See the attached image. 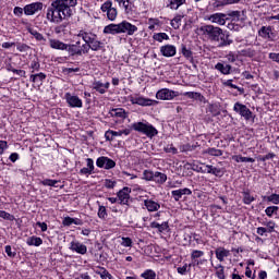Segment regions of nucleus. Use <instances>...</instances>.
<instances>
[{
    "label": "nucleus",
    "instance_id": "39",
    "mask_svg": "<svg viewBox=\"0 0 279 279\" xmlns=\"http://www.w3.org/2000/svg\"><path fill=\"white\" fill-rule=\"evenodd\" d=\"M205 154H208L209 156H216L217 158H219V156H223V150L217 148H208L205 150Z\"/></svg>",
    "mask_w": 279,
    "mask_h": 279
},
{
    "label": "nucleus",
    "instance_id": "52",
    "mask_svg": "<svg viewBox=\"0 0 279 279\" xmlns=\"http://www.w3.org/2000/svg\"><path fill=\"white\" fill-rule=\"evenodd\" d=\"M68 24H61L54 28L56 34H66Z\"/></svg>",
    "mask_w": 279,
    "mask_h": 279
},
{
    "label": "nucleus",
    "instance_id": "6",
    "mask_svg": "<svg viewBox=\"0 0 279 279\" xmlns=\"http://www.w3.org/2000/svg\"><path fill=\"white\" fill-rule=\"evenodd\" d=\"M233 110H234V112L240 114V117H243V119H245V121H250V119H252V110H250V108H247V106H245L241 102H235L233 106Z\"/></svg>",
    "mask_w": 279,
    "mask_h": 279
},
{
    "label": "nucleus",
    "instance_id": "41",
    "mask_svg": "<svg viewBox=\"0 0 279 279\" xmlns=\"http://www.w3.org/2000/svg\"><path fill=\"white\" fill-rule=\"evenodd\" d=\"M154 40H156L157 43H162V40H169V35H167V33H156L153 36Z\"/></svg>",
    "mask_w": 279,
    "mask_h": 279
},
{
    "label": "nucleus",
    "instance_id": "22",
    "mask_svg": "<svg viewBox=\"0 0 279 279\" xmlns=\"http://www.w3.org/2000/svg\"><path fill=\"white\" fill-rule=\"evenodd\" d=\"M29 80L34 84H38L39 86H41L43 82H45V80H47V74H45L43 72L41 73H37V74H32Z\"/></svg>",
    "mask_w": 279,
    "mask_h": 279
},
{
    "label": "nucleus",
    "instance_id": "18",
    "mask_svg": "<svg viewBox=\"0 0 279 279\" xmlns=\"http://www.w3.org/2000/svg\"><path fill=\"white\" fill-rule=\"evenodd\" d=\"M192 194H193V192L189 187L179 189V190H174L171 192V195H172L174 202H180V199H182L183 195H192Z\"/></svg>",
    "mask_w": 279,
    "mask_h": 279
},
{
    "label": "nucleus",
    "instance_id": "23",
    "mask_svg": "<svg viewBox=\"0 0 279 279\" xmlns=\"http://www.w3.org/2000/svg\"><path fill=\"white\" fill-rule=\"evenodd\" d=\"M215 70L222 73V75H230V71H232V65L223 64V63H217L215 65Z\"/></svg>",
    "mask_w": 279,
    "mask_h": 279
},
{
    "label": "nucleus",
    "instance_id": "11",
    "mask_svg": "<svg viewBox=\"0 0 279 279\" xmlns=\"http://www.w3.org/2000/svg\"><path fill=\"white\" fill-rule=\"evenodd\" d=\"M178 97V92H173L169 88H163L157 92L156 98L161 100H171Z\"/></svg>",
    "mask_w": 279,
    "mask_h": 279
},
{
    "label": "nucleus",
    "instance_id": "15",
    "mask_svg": "<svg viewBox=\"0 0 279 279\" xmlns=\"http://www.w3.org/2000/svg\"><path fill=\"white\" fill-rule=\"evenodd\" d=\"M70 250L71 252H76V254H81L82 256L88 252V247L80 241H72L70 243Z\"/></svg>",
    "mask_w": 279,
    "mask_h": 279
},
{
    "label": "nucleus",
    "instance_id": "1",
    "mask_svg": "<svg viewBox=\"0 0 279 279\" xmlns=\"http://www.w3.org/2000/svg\"><path fill=\"white\" fill-rule=\"evenodd\" d=\"M77 5V0H53L47 9L46 19L50 23H62L65 19H71L73 9Z\"/></svg>",
    "mask_w": 279,
    "mask_h": 279
},
{
    "label": "nucleus",
    "instance_id": "21",
    "mask_svg": "<svg viewBox=\"0 0 279 279\" xmlns=\"http://www.w3.org/2000/svg\"><path fill=\"white\" fill-rule=\"evenodd\" d=\"M144 206L146 207L148 213H157V210H160V204L156 201L145 199Z\"/></svg>",
    "mask_w": 279,
    "mask_h": 279
},
{
    "label": "nucleus",
    "instance_id": "42",
    "mask_svg": "<svg viewBox=\"0 0 279 279\" xmlns=\"http://www.w3.org/2000/svg\"><path fill=\"white\" fill-rule=\"evenodd\" d=\"M118 14L117 8L111 7V10L107 11V19L109 21H117Z\"/></svg>",
    "mask_w": 279,
    "mask_h": 279
},
{
    "label": "nucleus",
    "instance_id": "60",
    "mask_svg": "<svg viewBox=\"0 0 279 279\" xmlns=\"http://www.w3.org/2000/svg\"><path fill=\"white\" fill-rule=\"evenodd\" d=\"M121 245H123V247H132V239L122 238Z\"/></svg>",
    "mask_w": 279,
    "mask_h": 279
},
{
    "label": "nucleus",
    "instance_id": "5",
    "mask_svg": "<svg viewBox=\"0 0 279 279\" xmlns=\"http://www.w3.org/2000/svg\"><path fill=\"white\" fill-rule=\"evenodd\" d=\"M65 51H68L70 58L86 56V49L84 48V44L77 40L75 44H68Z\"/></svg>",
    "mask_w": 279,
    "mask_h": 279
},
{
    "label": "nucleus",
    "instance_id": "57",
    "mask_svg": "<svg viewBox=\"0 0 279 279\" xmlns=\"http://www.w3.org/2000/svg\"><path fill=\"white\" fill-rule=\"evenodd\" d=\"M105 186H106V189H113L114 186H117V181L106 179L105 180Z\"/></svg>",
    "mask_w": 279,
    "mask_h": 279
},
{
    "label": "nucleus",
    "instance_id": "50",
    "mask_svg": "<svg viewBox=\"0 0 279 279\" xmlns=\"http://www.w3.org/2000/svg\"><path fill=\"white\" fill-rule=\"evenodd\" d=\"M98 217L99 219H106L108 217V213L106 211V206H99Z\"/></svg>",
    "mask_w": 279,
    "mask_h": 279
},
{
    "label": "nucleus",
    "instance_id": "56",
    "mask_svg": "<svg viewBox=\"0 0 279 279\" xmlns=\"http://www.w3.org/2000/svg\"><path fill=\"white\" fill-rule=\"evenodd\" d=\"M211 175H216V178H221L223 175V171H221V169L215 168L213 166V168H211Z\"/></svg>",
    "mask_w": 279,
    "mask_h": 279
},
{
    "label": "nucleus",
    "instance_id": "16",
    "mask_svg": "<svg viewBox=\"0 0 279 279\" xmlns=\"http://www.w3.org/2000/svg\"><path fill=\"white\" fill-rule=\"evenodd\" d=\"M130 193H132V190L130 187H123L118 192V202L122 205H128L130 202Z\"/></svg>",
    "mask_w": 279,
    "mask_h": 279
},
{
    "label": "nucleus",
    "instance_id": "30",
    "mask_svg": "<svg viewBox=\"0 0 279 279\" xmlns=\"http://www.w3.org/2000/svg\"><path fill=\"white\" fill-rule=\"evenodd\" d=\"M232 160H234L235 162H256V160L252 157H243L241 155H233Z\"/></svg>",
    "mask_w": 279,
    "mask_h": 279
},
{
    "label": "nucleus",
    "instance_id": "49",
    "mask_svg": "<svg viewBox=\"0 0 279 279\" xmlns=\"http://www.w3.org/2000/svg\"><path fill=\"white\" fill-rule=\"evenodd\" d=\"M178 274L181 276H185L186 272L191 271V267H189V264H184L182 267L177 268Z\"/></svg>",
    "mask_w": 279,
    "mask_h": 279
},
{
    "label": "nucleus",
    "instance_id": "27",
    "mask_svg": "<svg viewBox=\"0 0 279 279\" xmlns=\"http://www.w3.org/2000/svg\"><path fill=\"white\" fill-rule=\"evenodd\" d=\"M228 256H230V251L226 248L216 250V258L220 260V263H223V259L228 258Z\"/></svg>",
    "mask_w": 279,
    "mask_h": 279
},
{
    "label": "nucleus",
    "instance_id": "58",
    "mask_svg": "<svg viewBox=\"0 0 279 279\" xmlns=\"http://www.w3.org/2000/svg\"><path fill=\"white\" fill-rule=\"evenodd\" d=\"M206 263V259H196L189 264V267H201V265H204Z\"/></svg>",
    "mask_w": 279,
    "mask_h": 279
},
{
    "label": "nucleus",
    "instance_id": "34",
    "mask_svg": "<svg viewBox=\"0 0 279 279\" xmlns=\"http://www.w3.org/2000/svg\"><path fill=\"white\" fill-rule=\"evenodd\" d=\"M242 195H243V203L246 204V206H250V204H252V202L256 201V198L254 196H252L250 191H244L242 193Z\"/></svg>",
    "mask_w": 279,
    "mask_h": 279
},
{
    "label": "nucleus",
    "instance_id": "45",
    "mask_svg": "<svg viewBox=\"0 0 279 279\" xmlns=\"http://www.w3.org/2000/svg\"><path fill=\"white\" fill-rule=\"evenodd\" d=\"M183 97H187L189 99H202V94L197 92H185Z\"/></svg>",
    "mask_w": 279,
    "mask_h": 279
},
{
    "label": "nucleus",
    "instance_id": "19",
    "mask_svg": "<svg viewBox=\"0 0 279 279\" xmlns=\"http://www.w3.org/2000/svg\"><path fill=\"white\" fill-rule=\"evenodd\" d=\"M104 34H111L112 36L121 34V23L119 24H109L105 26Z\"/></svg>",
    "mask_w": 279,
    "mask_h": 279
},
{
    "label": "nucleus",
    "instance_id": "35",
    "mask_svg": "<svg viewBox=\"0 0 279 279\" xmlns=\"http://www.w3.org/2000/svg\"><path fill=\"white\" fill-rule=\"evenodd\" d=\"M96 274L100 276L101 279H114L112 275L106 268H99Z\"/></svg>",
    "mask_w": 279,
    "mask_h": 279
},
{
    "label": "nucleus",
    "instance_id": "4",
    "mask_svg": "<svg viewBox=\"0 0 279 279\" xmlns=\"http://www.w3.org/2000/svg\"><path fill=\"white\" fill-rule=\"evenodd\" d=\"M132 130L135 132H140L141 134H145L148 138H154L158 134V130L154 128L149 122H134L131 125Z\"/></svg>",
    "mask_w": 279,
    "mask_h": 279
},
{
    "label": "nucleus",
    "instance_id": "33",
    "mask_svg": "<svg viewBox=\"0 0 279 279\" xmlns=\"http://www.w3.org/2000/svg\"><path fill=\"white\" fill-rule=\"evenodd\" d=\"M184 3H186V0H169L168 8H170V10H178L180 5H184Z\"/></svg>",
    "mask_w": 279,
    "mask_h": 279
},
{
    "label": "nucleus",
    "instance_id": "55",
    "mask_svg": "<svg viewBox=\"0 0 279 279\" xmlns=\"http://www.w3.org/2000/svg\"><path fill=\"white\" fill-rule=\"evenodd\" d=\"M268 202H271V204H279V194H271L267 197Z\"/></svg>",
    "mask_w": 279,
    "mask_h": 279
},
{
    "label": "nucleus",
    "instance_id": "37",
    "mask_svg": "<svg viewBox=\"0 0 279 279\" xmlns=\"http://www.w3.org/2000/svg\"><path fill=\"white\" fill-rule=\"evenodd\" d=\"M170 25L173 29H180V25H182V15L174 16Z\"/></svg>",
    "mask_w": 279,
    "mask_h": 279
},
{
    "label": "nucleus",
    "instance_id": "7",
    "mask_svg": "<svg viewBox=\"0 0 279 279\" xmlns=\"http://www.w3.org/2000/svg\"><path fill=\"white\" fill-rule=\"evenodd\" d=\"M129 101L132 102L133 105L143 106V107L154 106V104H156V100H151L149 98H145V97L138 96V95L129 96Z\"/></svg>",
    "mask_w": 279,
    "mask_h": 279
},
{
    "label": "nucleus",
    "instance_id": "36",
    "mask_svg": "<svg viewBox=\"0 0 279 279\" xmlns=\"http://www.w3.org/2000/svg\"><path fill=\"white\" fill-rule=\"evenodd\" d=\"M119 3L120 8H124L125 12L132 10V2L130 0H116Z\"/></svg>",
    "mask_w": 279,
    "mask_h": 279
},
{
    "label": "nucleus",
    "instance_id": "3",
    "mask_svg": "<svg viewBox=\"0 0 279 279\" xmlns=\"http://www.w3.org/2000/svg\"><path fill=\"white\" fill-rule=\"evenodd\" d=\"M77 38H82L84 40L83 49H85V53L87 54L92 51H101L104 49V43L97 39V35L92 32L80 31L76 35Z\"/></svg>",
    "mask_w": 279,
    "mask_h": 279
},
{
    "label": "nucleus",
    "instance_id": "25",
    "mask_svg": "<svg viewBox=\"0 0 279 279\" xmlns=\"http://www.w3.org/2000/svg\"><path fill=\"white\" fill-rule=\"evenodd\" d=\"M258 34L262 38H271L274 35L271 26H262Z\"/></svg>",
    "mask_w": 279,
    "mask_h": 279
},
{
    "label": "nucleus",
    "instance_id": "24",
    "mask_svg": "<svg viewBox=\"0 0 279 279\" xmlns=\"http://www.w3.org/2000/svg\"><path fill=\"white\" fill-rule=\"evenodd\" d=\"M28 32L32 36H34L35 40H37L38 43H41L43 45L47 43V39L45 38V36H43V34H40L38 31L34 28H28Z\"/></svg>",
    "mask_w": 279,
    "mask_h": 279
},
{
    "label": "nucleus",
    "instance_id": "48",
    "mask_svg": "<svg viewBox=\"0 0 279 279\" xmlns=\"http://www.w3.org/2000/svg\"><path fill=\"white\" fill-rule=\"evenodd\" d=\"M0 217L7 221H14V216H12L10 213H7L5 210H0Z\"/></svg>",
    "mask_w": 279,
    "mask_h": 279
},
{
    "label": "nucleus",
    "instance_id": "44",
    "mask_svg": "<svg viewBox=\"0 0 279 279\" xmlns=\"http://www.w3.org/2000/svg\"><path fill=\"white\" fill-rule=\"evenodd\" d=\"M202 256H204V251L193 250L191 253L192 263L197 260L198 258H202Z\"/></svg>",
    "mask_w": 279,
    "mask_h": 279
},
{
    "label": "nucleus",
    "instance_id": "63",
    "mask_svg": "<svg viewBox=\"0 0 279 279\" xmlns=\"http://www.w3.org/2000/svg\"><path fill=\"white\" fill-rule=\"evenodd\" d=\"M23 11L25 12V9L21 7H15L13 13L15 14V16H23Z\"/></svg>",
    "mask_w": 279,
    "mask_h": 279
},
{
    "label": "nucleus",
    "instance_id": "32",
    "mask_svg": "<svg viewBox=\"0 0 279 279\" xmlns=\"http://www.w3.org/2000/svg\"><path fill=\"white\" fill-rule=\"evenodd\" d=\"M150 228L157 229L158 232H165V230H167L169 228V223L168 222L158 223V222L154 221L150 223Z\"/></svg>",
    "mask_w": 279,
    "mask_h": 279
},
{
    "label": "nucleus",
    "instance_id": "29",
    "mask_svg": "<svg viewBox=\"0 0 279 279\" xmlns=\"http://www.w3.org/2000/svg\"><path fill=\"white\" fill-rule=\"evenodd\" d=\"M27 245H34L35 247H40V244L43 243V239L38 236H31L26 240Z\"/></svg>",
    "mask_w": 279,
    "mask_h": 279
},
{
    "label": "nucleus",
    "instance_id": "38",
    "mask_svg": "<svg viewBox=\"0 0 279 279\" xmlns=\"http://www.w3.org/2000/svg\"><path fill=\"white\" fill-rule=\"evenodd\" d=\"M155 172L151 170H144L142 180H146V182H154Z\"/></svg>",
    "mask_w": 279,
    "mask_h": 279
},
{
    "label": "nucleus",
    "instance_id": "62",
    "mask_svg": "<svg viewBox=\"0 0 279 279\" xmlns=\"http://www.w3.org/2000/svg\"><path fill=\"white\" fill-rule=\"evenodd\" d=\"M166 154H178V148L173 145H169L165 148Z\"/></svg>",
    "mask_w": 279,
    "mask_h": 279
},
{
    "label": "nucleus",
    "instance_id": "54",
    "mask_svg": "<svg viewBox=\"0 0 279 279\" xmlns=\"http://www.w3.org/2000/svg\"><path fill=\"white\" fill-rule=\"evenodd\" d=\"M192 170L193 171H196V173H206V170H205V166H199V165H193L192 166Z\"/></svg>",
    "mask_w": 279,
    "mask_h": 279
},
{
    "label": "nucleus",
    "instance_id": "2",
    "mask_svg": "<svg viewBox=\"0 0 279 279\" xmlns=\"http://www.w3.org/2000/svg\"><path fill=\"white\" fill-rule=\"evenodd\" d=\"M198 33L210 43H219L218 47H230L232 45L230 35L223 34V29L219 26L206 24L198 27Z\"/></svg>",
    "mask_w": 279,
    "mask_h": 279
},
{
    "label": "nucleus",
    "instance_id": "46",
    "mask_svg": "<svg viewBox=\"0 0 279 279\" xmlns=\"http://www.w3.org/2000/svg\"><path fill=\"white\" fill-rule=\"evenodd\" d=\"M60 181L58 180H51V179H45L40 182V184H43V186H54V187H58V183Z\"/></svg>",
    "mask_w": 279,
    "mask_h": 279
},
{
    "label": "nucleus",
    "instance_id": "13",
    "mask_svg": "<svg viewBox=\"0 0 279 279\" xmlns=\"http://www.w3.org/2000/svg\"><path fill=\"white\" fill-rule=\"evenodd\" d=\"M207 21L216 25H226V21H228V15H226L225 13H214L207 16Z\"/></svg>",
    "mask_w": 279,
    "mask_h": 279
},
{
    "label": "nucleus",
    "instance_id": "8",
    "mask_svg": "<svg viewBox=\"0 0 279 279\" xmlns=\"http://www.w3.org/2000/svg\"><path fill=\"white\" fill-rule=\"evenodd\" d=\"M138 32V27L128 21L120 23V34H128V36H134Z\"/></svg>",
    "mask_w": 279,
    "mask_h": 279
},
{
    "label": "nucleus",
    "instance_id": "64",
    "mask_svg": "<svg viewBox=\"0 0 279 279\" xmlns=\"http://www.w3.org/2000/svg\"><path fill=\"white\" fill-rule=\"evenodd\" d=\"M269 59L272 60V62H279V53L270 52Z\"/></svg>",
    "mask_w": 279,
    "mask_h": 279
},
{
    "label": "nucleus",
    "instance_id": "61",
    "mask_svg": "<svg viewBox=\"0 0 279 279\" xmlns=\"http://www.w3.org/2000/svg\"><path fill=\"white\" fill-rule=\"evenodd\" d=\"M31 69H33V73L34 71H40V62H38V60H33L31 63Z\"/></svg>",
    "mask_w": 279,
    "mask_h": 279
},
{
    "label": "nucleus",
    "instance_id": "12",
    "mask_svg": "<svg viewBox=\"0 0 279 279\" xmlns=\"http://www.w3.org/2000/svg\"><path fill=\"white\" fill-rule=\"evenodd\" d=\"M43 10V2H33L24 7V14L26 16H34L36 12Z\"/></svg>",
    "mask_w": 279,
    "mask_h": 279
},
{
    "label": "nucleus",
    "instance_id": "31",
    "mask_svg": "<svg viewBox=\"0 0 279 279\" xmlns=\"http://www.w3.org/2000/svg\"><path fill=\"white\" fill-rule=\"evenodd\" d=\"M111 117H118V119H125L128 117V113L122 108L112 109L111 110Z\"/></svg>",
    "mask_w": 279,
    "mask_h": 279
},
{
    "label": "nucleus",
    "instance_id": "47",
    "mask_svg": "<svg viewBox=\"0 0 279 279\" xmlns=\"http://www.w3.org/2000/svg\"><path fill=\"white\" fill-rule=\"evenodd\" d=\"M216 269H217V271H216L217 278L226 279V274L223 271V266L222 265H218V266H216Z\"/></svg>",
    "mask_w": 279,
    "mask_h": 279
},
{
    "label": "nucleus",
    "instance_id": "43",
    "mask_svg": "<svg viewBox=\"0 0 279 279\" xmlns=\"http://www.w3.org/2000/svg\"><path fill=\"white\" fill-rule=\"evenodd\" d=\"M181 52L182 56L186 58V60H193V52L190 49H187L185 45L181 46Z\"/></svg>",
    "mask_w": 279,
    "mask_h": 279
},
{
    "label": "nucleus",
    "instance_id": "53",
    "mask_svg": "<svg viewBox=\"0 0 279 279\" xmlns=\"http://www.w3.org/2000/svg\"><path fill=\"white\" fill-rule=\"evenodd\" d=\"M16 49L17 51H20L21 53L25 52V51H29V46L26 44H17L16 45Z\"/></svg>",
    "mask_w": 279,
    "mask_h": 279
},
{
    "label": "nucleus",
    "instance_id": "28",
    "mask_svg": "<svg viewBox=\"0 0 279 279\" xmlns=\"http://www.w3.org/2000/svg\"><path fill=\"white\" fill-rule=\"evenodd\" d=\"M239 56H243L244 58H255L256 50L254 48H246L243 50H240Z\"/></svg>",
    "mask_w": 279,
    "mask_h": 279
},
{
    "label": "nucleus",
    "instance_id": "9",
    "mask_svg": "<svg viewBox=\"0 0 279 279\" xmlns=\"http://www.w3.org/2000/svg\"><path fill=\"white\" fill-rule=\"evenodd\" d=\"M64 99L70 108H82L84 106L82 99L71 93H65Z\"/></svg>",
    "mask_w": 279,
    "mask_h": 279
},
{
    "label": "nucleus",
    "instance_id": "26",
    "mask_svg": "<svg viewBox=\"0 0 279 279\" xmlns=\"http://www.w3.org/2000/svg\"><path fill=\"white\" fill-rule=\"evenodd\" d=\"M153 182H156L157 184H165V182H167V174L156 171L153 177Z\"/></svg>",
    "mask_w": 279,
    "mask_h": 279
},
{
    "label": "nucleus",
    "instance_id": "51",
    "mask_svg": "<svg viewBox=\"0 0 279 279\" xmlns=\"http://www.w3.org/2000/svg\"><path fill=\"white\" fill-rule=\"evenodd\" d=\"M265 213H266L267 217H272L274 213H278V206L267 207Z\"/></svg>",
    "mask_w": 279,
    "mask_h": 279
},
{
    "label": "nucleus",
    "instance_id": "10",
    "mask_svg": "<svg viewBox=\"0 0 279 279\" xmlns=\"http://www.w3.org/2000/svg\"><path fill=\"white\" fill-rule=\"evenodd\" d=\"M96 166L99 168V169H107V170H110V169H114L117 167V162H114V160L108 158V157H99L97 160H96Z\"/></svg>",
    "mask_w": 279,
    "mask_h": 279
},
{
    "label": "nucleus",
    "instance_id": "20",
    "mask_svg": "<svg viewBox=\"0 0 279 279\" xmlns=\"http://www.w3.org/2000/svg\"><path fill=\"white\" fill-rule=\"evenodd\" d=\"M66 45L64 41H60V39H49V46L51 49H57L59 51H66Z\"/></svg>",
    "mask_w": 279,
    "mask_h": 279
},
{
    "label": "nucleus",
    "instance_id": "14",
    "mask_svg": "<svg viewBox=\"0 0 279 279\" xmlns=\"http://www.w3.org/2000/svg\"><path fill=\"white\" fill-rule=\"evenodd\" d=\"M92 88L100 95H106V93H108V88H110V82L102 83L101 81H94Z\"/></svg>",
    "mask_w": 279,
    "mask_h": 279
},
{
    "label": "nucleus",
    "instance_id": "17",
    "mask_svg": "<svg viewBox=\"0 0 279 279\" xmlns=\"http://www.w3.org/2000/svg\"><path fill=\"white\" fill-rule=\"evenodd\" d=\"M160 53L163 58H173L178 53V49L173 45H165L160 47Z\"/></svg>",
    "mask_w": 279,
    "mask_h": 279
},
{
    "label": "nucleus",
    "instance_id": "59",
    "mask_svg": "<svg viewBox=\"0 0 279 279\" xmlns=\"http://www.w3.org/2000/svg\"><path fill=\"white\" fill-rule=\"evenodd\" d=\"M112 9V2L107 1L101 5V11L102 12H107L110 11Z\"/></svg>",
    "mask_w": 279,
    "mask_h": 279
},
{
    "label": "nucleus",
    "instance_id": "40",
    "mask_svg": "<svg viewBox=\"0 0 279 279\" xmlns=\"http://www.w3.org/2000/svg\"><path fill=\"white\" fill-rule=\"evenodd\" d=\"M141 278L156 279V271H154L151 269H146L144 272L141 274Z\"/></svg>",
    "mask_w": 279,
    "mask_h": 279
}]
</instances>
